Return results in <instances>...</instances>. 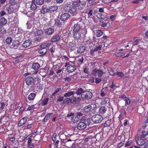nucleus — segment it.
<instances>
[{
  "instance_id": "nucleus-1",
  "label": "nucleus",
  "mask_w": 148,
  "mask_h": 148,
  "mask_svg": "<svg viewBox=\"0 0 148 148\" xmlns=\"http://www.w3.org/2000/svg\"><path fill=\"white\" fill-rule=\"evenodd\" d=\"M90 42L94 45L95 50L97 51L101 50L103 47L104 46L103 43L99 39H94Z\"/></svg>"
},
{
  "instance_id": "nucleus-2",
  "label": "nucleus",
  "mask_w": 148,
  "mask_h": 148,
  "mask_svg": "<svg viewBox=\"0 0 148 148\" xmlns=\"http://www.w3.org/2000/svg\"><path fill=\"white\" fill-rule=\"evenodd\" d=\"M50 45L49 43H44L40 46L41 49L38 50V52L40 54L43 55L46 52L47 48H48Z\"/></svg>"
},
{
  "instance_id": "nucleus-3",
  "label": "nucleus",
  "mask_w": 148,
  "mask_h": 148,
  "mask_svg": "<svg viewBox=\"0 0 148 148\" xmlns=\"http://www.w3.org/2000/svg\"><path fill=\"white\" fill-rule=\"evenodd\" d=\"M71 62H66L65 66L66 67V70L69 73L74 72L76 69V67L74 65L70 63Z\"/></svg>"
},
{
  "instance_id": "nucleus-4",
  "label": "nucleus",
  "mask_w": 148,
  "mask_h": 148,
  "mask_svg": "<svg viewBox=\"0 0 148 148\" xmlns=\"http://www.w3.org/2000/svg\"><path fill=\"white\" fill-rule=\"evenodd\" d=\"M92 94L89 91H84L81 95V98L83 99H89L92 98Z\"/></svg>"
},
{
  "instance_id": "nucleus-5",
  "label": "nucleus",
  "mask_w": 148,
  "mask_h": 148,
  "mask_svg": "<svg viewBox=\"0 0 148 148\" xmlns=\"http://www.w3.org/2000/svg\"><path fill=\"white\" fill-rule=\"evenodd\" d=\"M79 22L75 24L73 27V30L74 32H78L81 29V24L82 23V22L81 21L82 19L81 18H79L77 20Z\"/></svg>"
},
{
  "instance_id": "nucleus-6",
  "label": "nucleus",
  "mask_w": 148,
  "mask_h": 148,
  "mask_svg": "<svg viewBox=\"0 0 148 148\" xmlns=\"http://www.w3.org/2000/svg\"><path fill=\"white\" fill-rule=\"evenodd\" d=\"M102 119V116L99 114L95 115L92 117V121L96 123H98L101 122Z\"/></svg>"
},
{
  "instance_id": "nucleus-7",
  "label": "nucleus",
  "mask_w": 148,
  "mask_h": 148,
  "mask_svg": "<svg viewBox=\"0 0 148 148\" xmlns=\"http://www.w3.org/2000/svg\"><path fill=\"white\" fill-rule=\"evenodd\" d=\"M96 107V105L95 104H89L84 108V110L86 112H88L94 110Z\"/></svg>"
},
{
  "instance_id": "nucleus-8",
  "label": "nucleus",
  "mask_w": 148,
  "mask_h": 148,
  "mask_svg": "<svg viewBox=\"0 0 148 148\" xmlns=\"http://www.w3.org/2000/svg\"><path fill=\"white\" fill-rule=\"evenodd\" d=\"M67 100L68 101H70L71 103L75 104L79 103L81 100V98L80 97H73L71 99L69 98H67Z\"/></svg>"
},
{
  "instance_id": "nucleus-9",
  "label": "nucleus",
  "mask_w": 148,
  "mask_h": 148,
  "mask_svg": "<svg viewBox=\"0 0 148 148\" xmlns=\"http://www.w3.org/2000/svg\"><path fill=\"white\" fill-rule=\"evenodd\" d=\"M19 7L10 5L9 8L7 9V11L9 14L11 13L14 12L16 10H17Z\"/></svg>"
},
{
  "instance_id": "nucleus-10",
  "label": "nucleus",
  "mask_w": 148,
  "mask_h": 148,
  "mask_svg": "<svg viewBox=\"0 0 148 148\" xmlns=\"http://www.w3.org/2000/svg\"><path fill=\"white\" fill-rule=\"evenodd\" d=\"M86 127V124L84 122H80L77 125V128L79 130H83L85 129Z\"/></svg>"
},
{
  "instance_id": "nucleus-11",
  "label": "nucleus",
  "mask_w": 148,
  "mask_h": 148,
  "mask_svg": "<svg viewBox=\"0 0 148 148\" xmlns=\"http://www.w3.org/2000/svg\"><path fill=\"white\" fill-rule=\"evenodd\" d=\"M69 11L72 16L76 15L77 13L76 7L73 6H70Z\"/></svg>"
},
{
  "instance_id": "nucleus-12",
  "label": "nucleus",
  "mask_w": 148,
  "mask_h": 148,
  "mask_svg": "<svg viewBox=\"0 0 148 148\" xmlns=\"http://www.w3.org/2000/svg\"><path fill=\"white\" fill-rule=\"evenodd\" d=\"M49 99L48 98L45 97H42L41 99L39 102V104L41 106H44L46 105Z\"/></svg>"
},
{
  "instance_id": "nucleus-13",
  "label": "nucleus",
  "mask_w": 148,
  "mask_h": 148,
  "mask_svg": "<svg viewBox=\"0 0 148 148\" xmlns=\"http://www.w3.org/2000/svg\"><path fill=\"white\" fill-rule=\"evenodd\" d=\"M83 69L84 73L82 72L81 77L84 78H87L88 77V74L89 73V70L86 67H84Z\"/></svg>"
},
{
  "instance_id": "nucleus-14",
  "label": "nucleus",
  "mask_w": 148,
  "mask_h": 148,
  "mask_svg": "<svg viewBox=\"0 0 148 148\" xmlns=\"http://www.w3.org/2000/svg\"><path fill=\"white\" fill-rule=\"evenodd\" d=\"M70 17V15L67 13L62 14L60 16V19L63 21L67 20Z\"/></svg>"
},
{
  "instance_id": "nucleus-15",
  "label": "nucleus",
  "mask_w": 148,
  "mask_h": 148,
  "mask_svg": "<svg viewBox=\"0 0 148 148\" xmlns=\"http://www.w3.org/2000/svg\"><path fill=\"white\" fill-rule=\"evenodd\" d=\"M34 79L31 77H27L26 79V83L28 85H31L34 82Z\"/></svg>"
},
{
  "instance_id": "nucleus-16",
  "label": "nucleus",
  "mask_w": 148,
  "mask_h": 148,
  "mask_svg": "<svg viewBox=\"0 0 148 148\" xmlns=\"http://www.w3.org/2000/svg\"><path fill=\"white\" fill-rule=\"evenodd\" d=\"M71 123H75L79 121L78 117L77 115H72L71 116Z\"/></svg>"
},
{
  "instance_id": "nucleus-17",
  "label": "nucleus",
  "mask_w": 148,
  "mask_h": 148,
  "mask_svg": "<svg viewBox=\"0 0 148 148\" xmlns=\"http://www.w3.org/2000/svg\"><path fill=\"white\" fill-rule=\"evenodd\" d=\"M20 45V44L18 41H14L12 42V47L14 49H17Z\"/></svg>"
},
{
  "instance_id": "nucleus-18",
  "label": "nucleus",
  "mask_w": 148,
  "mask_h": 148,
  "mask_svg": "<svg viewBox=\"0 0 148 148\" xmlns=\"http://www.w3.org/2000/svg\"><path fill=\"white\" fill-rule=\"evenodd\" d=\"M45 33L47 35L52 34L54 32V29L52 28H47L45 30Z\"/></svg>"
},
{
  "instance_id": "nucleus-19",
  "label": "nucleus",
  "mask_w": 148,
  "mask_h": 148,
  "mask_svg": "<svg viewBox=\"0 0 148 148\" xmlns=\"http://www.w3.org/2000/svg\"><path fill=\"white\" fill-rule=\"evenodd\" d=\"M92 73L94 75H95L97 73L98 76L100 77L103 75V71L101 70H98L95 69L93 71Z\"/></svg>"
},
{
  "instance_id": "nucleus-20",
  "label": "nucleus",
  "mask_w": 148,
  "mask_h": 148,
  "mask_svg": "<svg viewBox=\"0 0 148 148\" xmlns=\"http://www.w3.org/2000/svg\"><path fill=\"white\" fill-rule=\"evenodd\" d=\"M136 140L137 144L140 146L143 145L145 143V140L140 137L138 138V139Z\"/></svg>"
},
{
  "instance_id": "nucleus-21",
  "label": "nucleus",
  "mask_w": 148,
  "mask_h": 148,
  "mask_svg": "<svg viewBox=\"0 0 148 148\" xmlns=\"http://www.w3.org/2000/svg\"><path fill=\"white\" fill-rule=\"evenodd\" d=\"M31 44V41L29 40H27L25 41L22 44V46L24 48L29 47Z\"/></svg>"
},
{
  "instance_id": "nucleus-22",
  "label": "nucleus",
  "mask_w": 148,
  "mask_h": 148,
  "mask_svg": "<svg viewBox=\"0 0 148 148\" xmlns=\"http://www.w3.org/2000/svg\"><path fill=\"white\" fill-rule=\"evenodd\" d=\"M40 12L43 14H45L49 12V8H47L44 5L42 6Z\"/></svg>"
},
{
  "instance_id": "nucleus-23",
  "label": "nucleus",
  "mask_w": 148,
  "mask_h": 148,
  "mask_svg": "<svg viewBox=\"0 0 148 148\" xmlns=\"http://www.w3.org/2000/svg\"><path fill=\"white\" fill-rule=\"evenodd\" d=\"M26 118L24 117L20 121L18 124V126H21L24 125L26 121Z\"/></svg>"
},
{
  "instance_id": "nucleus-24",
  "label": "nucleus",
  "mask_w": 148,
  "mask_h": 148,
  "mask_svg": "<svg viewBox=\"0 0 148 148\" xmlns=\"http://www.w3.org/2000/svg\"><path fill=\"white\" fill-rule=\"evenodd\" d=\"M32 66L34 70L37 71L40 68V65L38 63H34L32 64Z\"/></svg>"
},
{
  "instance_id": "nucleus-25",
  "label": "nucleus",
  "mask_w": 148,
  "mask_h": 148,
  "mask_svg": "<svg viewBox=\"0 0 148 148\" xmlns=\"http://www.w3.org/2000/svg\"><path fill=\"white\" fill-rule=\"evenodd\" d=\"M86 50V47L84 46H81L78 48L77 52L81 54L84 53Z\"/></svg>"
},
{
  "instance_id": "nucleus-26",
  "label": "nucleus",
  "mask_w": 148,
  "mask_h": 148,
  "mask_svg": "<svg viewBox=\"0 0 148 148\" xmlns=\"http://www.w3.org/2000/svg\"><path fill=\"white\" fill-rule=\"evenodd\" d=\"M9 1L10 5L19 7V3H16L15 0H10Z\"/></svg>"
},
{
  "instance_id": "nucleus-27",
  "label": "nucleus",
  "mask_w": 148,
  "mask_h": 148,
  "mask_svg": "<svg viewBox=\"0 0 148 148\" xmlns=\"http://www.w3.org/2000/svg\"><path fill=\"white\" fill-rule=\"evenodd\" d=\"M97 17L100 19H104L107 18V15H104L103 14L101 13H99L97 15Z\"/></svg>"
},
{
  "instance_id": "nucleus-28",
  "label": "nucleus",
  "mask_w": 148,
  "mask_h": 148,
  "mask_svg": "<svg viewBox=\"0 0 148 148\" xmlns=\"http://www.w3.org/2000/svg\"><path fill=\"white\" fill-rule=\"evenodd\" d=\"M107 110L106 108L104 106H102L99 108V111L100 113L103 114L106 112Z\"/></svg>"
},
{
  "instance_id": "nucleus-29",
  "label": "nucleus",
  "mask_w": 148,
  "mask_h": 148,
  "mask_svg": "<svg viewBox=\"0 0 148 148\" xmlns=\"http://www.w3.org/2000/svg\"><path fill=\"white\" fill-rule=\"evenodd\" d=\"M7 23V20L3 17L1 18L0 19V25L3 26L5 25Z\"/></svg>"
},
{
  "instance_id": "nucleus-30",
  "label": "nucleus",
  "mask_w": 148,
  "mask_h": 148,
  "mask_svg": "<svg viewBox=\"0 0 148 148\" xmlns=\"http://www.w3.org/2000/svg\"><path fill=\"white\" fill-rule=\"evenodd\" d=\"M43 33V31L41 29H38L34 32V34L36 36L41 35Z\"/></svg>"
},
{
  "instance_id": "nucleus-31",
  "label": "nucleus",
  "mask_w": 148,
  "mask_h": 148,
  "mask_svg": "<svg viewBox=\"0 0 148 148\" xmlns=\"http://www.w3.org/2000/svg\"><path fill=\"white\" fill-rule=\"evenodd\" d=\"M36 94L34 93H31L28 96V99L29 100H33L36 96Z\"/></svg>"
},
{
  "instance_id": "nucleus-32",
  "label": "nucleus",
  "mask_w": 148,
  "mask_h": 148,
  "mask_svg": "<svg viewBox=\"0 0 148 148\" xmlns=\"http://www.w3.org/2000/svg\"><path fill=\"white\" fill-rule=\"evenodd\" d=\"M53 114V113L49 114H47L45 116V118L44 119V122H46L47 121L50 119V116H52Z\"/></svg>"
},
{
  "instance_id": "nucleus-33",
  "label": "nucleus",
  "mask_w": 148,
  "mask_h": 148,
  "mask_svg": "<svg viewBox=\"0 0 148 148\" xmlns=\"http://www.w3.org/2000/svg\"><path fill=\"white\" fill-rule=\"evenodd\" d=\"M62 90V88L60 86L58 88H55L54 92L52 94V95L54 96L55 94L58 93L60 91H61Z\"/></svg>"
},
{
  "instance_id": "nucleus-34",
  "label": "nucleus",
  "mask_w": 148,
  "mask_h": 148,
  "mask_svg": "<svg viewBox=\"0 0 148 148\" xmlns=\"http://www.w3.org/2000/svg\"><path fill=\"white\" fill-rule=\"evenodd\" d=\"M49 9V12H53L56 11L58 7L56 5L52 6H50Z\"/></svg>"
},
{
  "instance_id": "nucleus-35",
  "label": "nucleus",
  "mask_w": 148,
  "mask_h": 148,
  "mask_svg": "<svg viewBox=\"0 0 148 148\" xmlns=\"http://www.w3.org/2000/svg\"><path fill=\"white\" fill-rule=\"evenodd\" d=\"M59 38V36L58 35H56L52 37L51 41L52 42H56L57 40H58Z\"/></svg>"
},
{
  "instance_id": "nucleus-36",
  "label": "nucleus",
  "mask_w": 148,
  "mask_h": 148,
  "mask_svg": "<svg viewBox=\"0 0 148 148\" xmlns=\"http://www.w3.org/2000/svg\"><path fill=\"white\" fill-rule=\"evenodd\" d=\"M107 88L105 87L103 88L101 91V96L103 97L105 96L107 92Z\"/></svg>"
},
{
  "instance_id": "nucleus-37",
  "label": "nucleus",
  "mask_w": 148,
  "mask_h": 148,
  "mask_svg": "<svg viewBox=\"0 0 148 148\" xmlns=\"http://www.w3.org/2000/svg\"><path fill=\"white\" fill-rule=\"evenodd\" d=\"M103 34V32L100 30H96V36L97 37H99L101 36Z\"/></svg>"
},
{
  "instance_id": "nucleus-38",
  "label": "nucleus",
  "mask_w": 148,
  "mask_h": 148,
  "mask_svg": "<svg viewBox=\"0 0 148 148\" xmlns=\"http://www.w3.org/2000/svg\"><path fill=\"white\" fill-rule=\"evenodd\" d=\"M55 25L58 27H60L62 25V22L60 20H57L56 22Z\"/></svg>"
},
{
  "instance_id": "nucleus-39",
  "label": "nucleus",
  "mask_w": 148,
  "mask_h": 148,
  "mask_svg": "<svg viewBox=\"0 0 148 148\" xmlns=\"http://www.w3.org/2000/svg\"><path fill=\"white\" fill-rule=\"evenodd\" d=\"M75 33L74 34V37L75 38L78 39L80 38L81 37V35L79 32H75Z\"/></svg>"
},
{
  "instance_id": "nucleus-40",
  "label": "nucleus",
  "mask_w": 148,
  "mask_h": 148,
  "mask_svg": "<svg viewBox=\"0 0 148 148\" xmlns=\"http://www.w3.org/2000/svg\"><path fill=\"white\" fill-rule=\"evenodd\" d=\"M74 92H67L64 94V96L65 97H68L73 95Z\"/></svg>"
},
{
  "instance_id": "nucleus-41",
  "label": "nucleus",
  "mask_w": 148,
  "mask_h": 148,
  "mask_svg": "<svg viewBox=\"0 0 148 148\" xmlns=\"http://www.w3.org/2000/svg\"><path fill=\"white\" fill-rule=\"evenodd\" d=\"M37 8V6L34 3H32L30 6V8L32 10H35Z\"/></svg>"
},
{
  "instance_id": "nucleus-42",
  "label": "nucleus",
  "mask_w": 148,
  "mask_h": 148,
  "mask_svg": "<svg viewBox=\"0 0 148 148\" xmlns=\"http://www.w3.org/2000/svg\"><path fill=\"white\" fill-rule=\"evenodd\" d=\"M36 4L38 5H41L44 3V0H36Z\"/></svg>"
},
{
  "instance_id": "nucleus-43",
  "label": "nucleus",
  "mask_w": 148,
  "mask_h": 148,
  "mask_svg": "<svg viewBox=\"0 0 148 148\" xmlns=\"http://www.w3.org/2000/svg\"><path fill=\"white\" fill-rule=\"evenodd\" d=\"M86 0H78L79 3L81 5H85L86 2Z\"/></svg>"
},
{
  "instance_id": "nucleus-44",
  "label": "nucleus",
  "mask_w": 148,
  "mask_h": 148,
  "mask_svg": "<svg viewBox=\"0 0 148 148\" xmlns=\"http://www.w3.org/2000/svg\"><path fill=\"white\" fill-rule=\"evenodd\" d=\"M84 122L86 124V126L87 125H89L90 123V118H88L86 119H85Z\"/></svg>"
},
{
  "instance_id": "nucleus-45",
  "label": "nucleus",
  "mask_w": 148,
  "mask_h": 148,
  "mask_svg": "<svg viewBox=\"0 0 148 148\" xmlns=\"http://www.w3.org/2000/svg\"><path fill=\"white\" fill-rule=\"evenodd\" d=\"M84 91H83L82 89V88H79L78 89L77 91H76V93L77 95H80V94H82L83 93V92H84Z\"/></svg>"
},
{
  "instance_id": "nucleus-46",
  "label": "nucleus",
  "mask_w": 148,
  "mask_h": 148,
  "mask_svg": "<svg viewBox=\"0 0 148 148\" xmlns=\"http://www.w3.org/2000/svg\"><path fill=\"white\" fill-rule=\"evenodd\" d=\"M110 121L109 120H107L106 121V122L104 123V127H108L110 125Z\"/></svg>"
},
{
  "instance_id": "nucleus-47",
  "label": "nucleus",
  "mask_w": 148,
  "mask_h": 148,
  "mask_svg": "<svg viewBox=\"0 0 148 148\" xmlns=\"http://www.w3.org/2000/svg\"><path fill=\"white\" fill-rule=\"evenodd\" d=\"M30 21H28L26 24L27 25V28L28 29H30L32 27V23Z\"/></svg>"
},
{
  "instance_id": "nucleus-48",
  "label": "nucleus",
  "mask_w": 148,
  "mask_h": 148,
  "mask_svg": "<svg viewBox=\"0 0 148 148\" xmlns=\"http://www.w3.org/2000/svg\"><path fill=\"white\" fill-rule=\"evenodd\" d=\"M125 54L120 51L116 53V55L117 57L122 56L124 55Z\"/></svg>"
},
{
  "instance_id": "nucleus-49",
  "label": "nucleus",
  "mask_w": 148,
  "mask_h": 148,
  "mask_svg": "<svg viewBox=\"0 0 148 148\" xmlns=\"http://www.w3.org/2000/svg\"><path fill=\"white\" fill-rule=\"evenodd\" d=\"M116 14H114L113 15H112L110 17V20L112 21H114L115 19V18H116Z\"/></svg>"
},
{
  "instance_id": "nucleus-50",
  "label": "nucleus",
  "mask_w": 148,
  "mask_h": 148,
  "mask_svg": "<svg viewBox=\"0 0 148 148\" xmlns=\"http://www.w3.org/2000/svg\"><path fill=\"white\" fill-rule=\"evenodd\" d=\"M34 127V125L33 123H29L27 126V129H29Z\"/></svg>"
},
{
  "instance_id": "nucleus-51",
  "label": "nucleus",
  "mask_w": 148,
  "mask_h": 148,
  "mask_svg": "<svg viewBox=\"0 0 148 148\" xmlns=\"http://www.w3.org/2000/svg\"><path fill=\"white\" fill-rule=\"evenodd\" d=\"M12 41V38H8L6 40V42L8 44H10Z\"/></svg>"
},
{
  "instance_id": "nucleus-52",
  "label": "nucleus",
  "mask_w": 148,
  "mask_h": 148,
  "mask_svg": "<svg viewBox=\"0 0 148 148\" xmlns=\"http://www.w3.org/2000/svg\"><path fill=\"white\" fill-rule=\"evenodd\" d=\"M125 105L126 104L129 105L130 103V101L128 97H127L125 99Z\"/></svg>"
},
{
  "instance_id": "nucleus-53",
  "label": "nucleus",
  "mask_w": 148,
  "mask_h": 148,
  "mask_svg": "<svg viewBox=\"0 0 148 148\" xmlns=\"http://www.w3.org/2000/svg\"><path fill=\"white\" fill-rule=\"evenodd\" d=\"M56 136L57 134L56 133H53V136L52 137V139L53 141H55L56 140Z\"/></svg>"
},
{
  "instance_id": "nucleus-54",
  "label": "nucleus",
  "mask_w": 148,
  "mask_h": 148,
  "mask_svg": "<svg viewBox=\"0 0 148 148\" xmlns=\"http://www.w3.org/2000/svg\"><path fill=\"white\" fill-rule=\"evenodd\" d=\"M117 74L118 77H122L124 76V74L122 72H118Z\"/></svg>"
},
{
  "instance_id": "nucleus-55",
  "label": "nucleus",
  "mask_w": 148,
  "mask_h": 148,
  "mask_svg": "<svg viewBox=\"0 0 148 148\" xmlns=\"http://www.w3.org/2000/svg\"><path fill=\"white\" fill-rule=\"evenodd\" d=\"M110 87L115 90L117 88V87L115 84H114L113 83H112V84L110 86Z\"/></svg>"
},
{
  "instance_id": "nucleus-56",
  "label": "nucleus",
  "mask_w": 148,
  "mask_h": 148,
  "mask_svg": "<svg viewBox=\"0 0 148 148\" xmlns=\"http://www.w3.org/2000/svg\"><path fill=\"white\" fill-rule=\"evenodd\" d=\"M132 140H130L128 141L127 143H126L125 144V147H127L128 146H130L132 143Z\"/></svg>"
},
{
  "instance_id": "nucleus-57",
  "label": "nucleus",
  "mask_w": 148,
  "mask_h": 148,
  "mask_svg": "<svg viewBox=\"0 0 148 148\" xmlns=\"http://www.w3.org/2000/svg\"><path fill=\"white\" fill-rule=\"evenodd\" d=\"M92 11V10H90L88 13V16L91 18L93 17Z\"/></svg>"
},
{
  "instance_id": "nucleus-58",
  "label": "nucleus",
  "mask_w": 148,
  "mask_h": 148,
  "mask_svg": "<svg viewBox=\"0 0 148 148\" xmlns=\"http://www.w3.org/2000/svg\"><path fill=\"white\" fill-rule=\"evenodd\" d=\"M94 77H91L89 79V82L90 84H92L94 83Z\"/></svg>"
},
{
  "instance_id": "nucleus-59",
  "label": "nucleus",
  "mask_w": 148,
  "mask_h": 148,
  "mask_svg": "<svg viewBox=\"0 0 148 148\" xmlns=\"http://www.w3.org/2000/svg\"><path fill=\"white\" fill-rule=\"evenodd\" d=\"M97 51L95 50V48L92 49L91 51L90 54L91 55H93Z\"/></svg>"
},
{
  "instance_id": "nucleus-60",
  "label": "nucleus",
  "mask_w": 148,
  "mask_h": 148,
  "mask_svg": "<svg viewBox=\"0 0 148 148\" xmlns=\"http://www.w3.org/2000/svg\"><path fill=\"white\" fill-rule=\"evenodd\" d=\"M125 143V141H123L121 142L120 143H119L117 147L118 148H120L121 147L123 146Z\"/></svg>"
},
{
  "instance_id": "nucleus-61",
  "label": "nucleus",
  "mask_w": 148,
  "mask_h": 148,
  "mask_svg": "<svg viewBox=\"0 0 148 148\" xmlns=\"http://www.w3.org/2000/svg\"><path fill=\"white\" fill-rule=\"evenodd\" d=\"M82 33L84 35H85L87 33V30L86 29H83L82 31Z\"/></svg>"
},
{
  "instance_id": "nucleus-62",
  "label": "nucleus",
  "mask_w": 148,
  "mask_h": 148,
  "mask_svg": "<svg viewBox=\"0 0 148 148\" xmlns=\"http://www.w3.org/2000/svg\"><path fill=\"white\" fill-rule=\"evenodd\" d=\"M35 107L34 105H32L30 106H29V107L27 108V110L29 111L33 109Z\"/></svg>"
},
{
  "instance_id": "nucleus-63",
  "label": "nucleus",
  "mask_w": 148,
  "mask_h": 148,
  "mask_svg": "<svg viewBox=\"0 0 148 148\" xmlns=\"http://www.w3.org/2000/svg\"><path fill=\"white\" fill-rule=\"evenodd\" d=\"M1 108L0 109V110H2L3 109V108H4L5 107V104L3 102H2L1 103Z\"/></svg>"
},
{
  "instance_id": "nucleus-64",
  "label": "nucleus",
  "mask_w": 148,
  "mask_h": 148,
  "mask_svg": "<svg viewBox=\"0 0 148 148\" xmlns=\"http://www.w3.org/2000/svg\"><path fill=\"white\" fill-rule=\"evenodd\" d=\"M64 80L68 82H70L71 80V79L70 77H67L64 78Z\"/></svg>"
}]
</instances>
